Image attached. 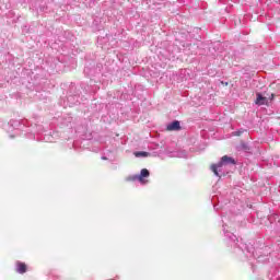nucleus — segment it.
Here are the masks:
<instances>
[{"label":"nucleus","mask_w":280,"mask_h":280,"mask_svg":"<svg viewBox=\"0 0 280 280\" xmlns=\"http://www.w3.org/2000/svg\"><path fill=\"white\" fill-rule=\"evenodd\" d=\"M229 165H235V159L224 155L221 158V161L218 164L211 165V171L215 176L221 178V176H224L226 173L224 172Z\"/></svg>","instance_id":"f257e3e1"},{"label":"nucleus","mask_w":280,"mask_h":280,"mask_svg":"<svg viewBox=\"0 0 280 280\" xmlns=\"http://www.w3.org/2000/svg\"><path fill=\"white\" fill-rule=\"evenodd\" d=\"M25 125L21 124L20 120H10V122L8 124V132H12L14 131V135H10L11 139H14V137L21 135V128H24Z\"/></svg>","instance_id":"f03ea898"},{"label":"nucleus","mask_w":280,"mask_h":280,"mask_svg":"<svg viewBox=\"0 0 280 280\" xmlns=\"http://www.w3.org/2000/svg\"><path fill=\"white\" fill-rule=\"evenodd\" d=\"M150 177V171L148 168H142L139 175H132L130 180H138L141 185H147L148 180L145 178Z\"/></svg>","instance_id":"7ed1b4c3"},{"label":"nucleus","mask_w":280,"mask_h":280,"mask_svg":"<svg viewBox=\"0 0 280 280\" xmlns=\"http://www.w3.org/2000/svg\"><path fill=\"white\" fill-rule=\"evenodd\" d=\"M223 233L225 235V237H228V240H230V242H233L234 246H237V236H235V234L226 231V225H223Z\"/></svg>","instance_id":"20e7f679"},{"label":"nucleus","mask_w":280,"mask_h":280,"mask_svg":"<svg viewBox=\"0 0 280 280\" xmlns=\"http://www.w3.org/2000/svg\"><path fill=\"white\" fill-rule=\"evenodd\" d=\"M16 272H19V275H25V272H27V265H25L24 262L18 261Z\"/></svg>","instance_id":"39448f33"},{"label":"nucleus","mask_w":280,"mask_h":280,"mask_svg":"<svg viewBox=\"0 0 280 280\" xmlns=\"http://www.w3.org/2000/svg\"><path fill=\"white\" fill-rule=\"evenodd\" d=\"M166 130H180V121L175 120L166 126Z\"/></svg>","instance_id":"423d86ee"},{"label":"nucleus","mask_w":280,"mask_h":280,"mask_svg":"<svg viewBox=\"0 0 280 280\" xmlns=\"http://www.w3.org/2000/svg\"><path fill=\"white\" fill-rule=\"evenodd\" d=\"M268 98L265 97L264 95H261L260 93H257V98H256V104L258 106H264L265 104H267Z\"/></svg>","instance_id":"0eeeda50"},{"label":"nucleus","mask_w":280,"mask_h":280,"mask_svg":"<svg viewBox=\"0 0 280 280\" xmlns=\"http://www.w3.org/2000/svg\"><path fill=\"white\" fill-rule=\"evenodd\" d=\"M135 156H137V159H145L148 156H150V152H145V151H138L135 152Z\"/></svg>","instance_id":"6e6552de"},{"label":"nucleus","mask_w":280,"mask_h":280,"mask_svg":"<svg viewBox=\"0 0 280 280\" xmlns=\"http://www.w3.org/2000/svg\"><path fill=\"white\" fill-rule=\"evenodd\" d=\"M44 141L51 143V142H54V137H51V136H45V137H44Z\"/></svg>","instance_id":"1a4fd4ad"},{"label":"nucleus","mask_w":280,"mask_h":280,"mask_svg":"<svg viewBox=\"0 0 280 280\" xmlns=\"http://www.w3.org/2000/svg\"><path fill=\"white\" fill-rule=\"evenodd\" d=\"M102 160H103V161H108V158H106V155H103V156H102Z\"/></svg>","instance_id":"9d476101"},{"label":"nucleus","mask_w":280,"mask_h":280,"mask_svg":"<svg viewBox=\"0 0 280 280\" xmlns=\"http://www.w3.org/2000/svg\"><path fill=\"white\" fill-rule=\"evenodd\" d=\"M240 135H242L241 131L235 132V136H236V137H240Z\"/></svg>","instance_id":"9b49d317"}]
</instances>
